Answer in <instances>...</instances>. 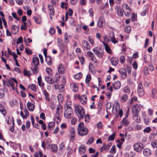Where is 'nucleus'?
<instances>
[{"label":"nucleus","mask_w":157,"mask_h":157,"mask_svg":"<svg viewBox=\"0 0 157 157\" xmlns=\"http://www.w3.org/2000/svg\"><path fill=\"white\" fill-rule=\"evenodd\" d=\"M91 80V75L90 74H88L86 77L85 82L87 84V86H89V82Z\"/></svg>","instance_id":"36"},{"label":"nucleus","mask_w":157,"mask_h":157,"mask_svg":"<svg viewBox=\"0 0 157 157\" xmlns=\"http://www.w3.org/2000/svg\"><path fill=\"white\" fill-rule=\"evenodd\" d=\"M104 44L105 45V51L108 53L110 54L112 52V51L108 44L104 43Z\"/></svg>","instance_id":"34"},{"label":"nucleus","mask_w":157,"mask_h":157,"mask_svg":"<svg viewBox=\"0 0 157 157\" xmlns=\"http://www.w3.org/2000/svg\"><path fill=\"white\" fill-rule=\"evenodd\" d=\"M86 147L84 146L80 147L78 148L79 153L81 154H83L86 151Z\"/></svg>","instance_id":"30"},{"label":"nucleus","mask_w":157,"mask_h":157,"mask_svg":"<svg viewBox=\"0 0 157 157\" xmlns=\"http://www.w3.org/2000/svg\"><path fill=\"white\" fill-rule=\"evenodd\" d=\"M82 44L83 46L86 50H89L90 49V46L87 41L85 40H82Z\"/></svg>","instance_id":"19"},{"label":"nucleus","mask_w":157,"mask_h":157,"mask_svg":"<svg viewBox=\"0 0 157 157\" xmlns=\"http://www.w3.org/2000/svg\"><path fill=\"white\" fill-rule=\"evenodd\" d=\"M115 135V132H114L112 135L110 136L108 139V141L113 140L114 139Z\"/></svg>","instance_id":"51"},{"label":"nucleus","mask_w":157,"mask_h":157,"mask_svg":"<svg viewBox=\"0 0 157 157\" xmlns=\"http://www.w3.org/2000/svg\"><path fill=\"white\" fill-rule=\"evenodd\" d=\"M119 72L121 75V77L123 79L125 78L127 76L126 70L124 68H121L119 70Z\"/></svg>","instance_id":"13"},{"label":"nucleus","mask_w":157,"mask_h":157,"mask_svg":"<svg viewBox=\"0 0 157 157\" xmlns=\"http://www.w3.org/2000/svg\"><path fill=\"white\" fill-rule=\"evenodd\" d=\"M55 88V90H58L59 92H63L64 90V86L63 85H59V82H57L54 84Z\"/></svg>","instance_id":"11"},{"label":"nucleus","mask_w":157,"mask_h":157,"mask_svg":"<svg viewBox=\"0 0 157 157\" xmlns=\"http://www.w3.org/2000/svg\"><path fill=\"white\" fill-rule=\"evenodd\" d=\"M0 112L4 116L6 115L7 112L5 108L2 109H1V110L0 111Z\"/></svg>","instance_id":"64"},{"label":"nucleus","mask_w":157,"mask_h":157,"mask_svg":"<svg viewBox=\"0 0 157 157\" xmlns=\"http://www.w3.org/2000/svg\"><path fill=\"white\" fill-rule=\"evenodd\" d=\"M48 7L50 11L49 15L54 16L55 15V11L53 6L50 5H48Z\"/></svg>","instance_id":"26"},{"label":"nucleus","mask_w":157,"mask_h":157,"mask_svg":"<svg viewBox=\"0 0 157 157\" xmlns=\"http://www.w3.org/2000/svg\"><path fill=\"white\" fill-rule=\"evenodd\" d=\"M12 15L15 19H16L17 21H18L20 20V18L17 17L16 13L15 12H13L12 13Z\"/></svg>","instance_id":"62"},{"label":"nucleus","mask_w":157,"mask_h":157,"mask_svg":"<svg viewBox=\"0 0 157 157\" xmlns=\"http://www.w3.org/2000/svg\"><path fill=\"white\" fill-rule=\"evenodd\" d=\"M51 150L53 152H56L57 150V147L56 145L52 144L51 146Z\"/></svg>","instance_id":"44"},{"label":"nucleus","mask_w":157,"mask_h":157,"mask_svg":"<svg viewBox=\"0 0 157 157\" xmlns=\"http://www.w3.org/2000/svg\"><path fill=\"white\" fill-rule=\"evenodd\" d=\"M123 91L126 93L129 94L131 92L130 90L129 87L126 86L124 87L123 89Z\"/></svg>","instance_id":"42"},{"label":"nucleus","mask_w":157,"mask_h":157,"mask_svg":"<svg viewBox=\"0 0 157 157\" xmlns=\"http://www.w3.org/2000/svg\"><path fill=\"white\" fill-rule=\"evenodd\" d=\"M151 130V129L150 127H147L144 130L143 132H145L148 133L150 132Z\"/></svg>","instance_id":"58"},{"label":"nucleus","mask_w":157,"mask_h":157,"mask_svg":"<svg viewBox=\"0 0 157 157\" xmlns=\"http://www.w3.org/2000/svg\"><path fill=\"white\" fill-rule=\"evenodd\" d=\"M156 93V90L155 88L152 89V90L151 97L153 98H155V94Z\"/></svg>","instance_id":"55"},{"label":"nucleus","mask_w":157,"mask_h":157,"mask_svg":"<svg viewBox=\"0 0 157 157\" xmlns=\"http://www.w3.org/2000/svg\"><path fill=\"white\" fill-rule=\"evenodd\" d=\"M131 27L129 26H128L125 28L124 31L126 33H128L131 32Z\"/></svg>","instance_id":"54"},{"label":"nucleus","mask_w":157,"mask_h":157,"mask_svg":"<svg viewBox=\"0 0 157 157\" xmlns=\"http://www.w3.org/2000/svg\"><path fill=\"white\" fill-rule=\"evenodd\" d=\"M140 110V108L138 105L136 104L134 105L132 108V111L133 116H136L137 114H138Z\"/></svg>","instance_id":"9"},{"label":"nucleus","mask_w":157,"mask_h":157,"mask_svg":"<svg viewBox=\"0 0 157 157\" xmlns=\"http://www.w3.org/2000/svg\"><path fill=\"white\" fill-rule=\"evenodd\" d=\"M110 152L112 154H114L116 152V147L115 145H113L110 150Z\"/></svg>","instance_id":"49"},{"label":"nucleus","mask_w":157,"mask_h":157,"mask_svg":"<svg viewBox=\"0 0 157 157\" xmlns=\"http://www.w3.org/2000/svg\"><path fill=\"white\" fill-rule=\"evenodd\" d=\"M25 52L27 55H31L32 53V51L27 48H25Z\"/></svg>","instance_id":"61"},{"label":"nucleus","mask_w":157,"mask_h":157,"mask_svg":"<svg viewBox=\"0 0 157 157\" xmlns=\"http://www.w3.org/2000/svg\"><path fill=\"white\" fill-rule=\"evenodd\" d=\"M122 124L124 126H127L129 124V122L128 120L126 119V118H124L121 121Z\"/></svg>","instance_id":"31"},{"label":"nucleus","mask_w":157,"mask_h":157,"mask_svg":"<svg viewBox=\"0 0 157 157\" xmlns=\"http://www.w3.org/2000/svg\"><path fill=\"white\" fill-rule=\"evenodd\" d=\"M78 134L81 136L86 135L89 132L88 129L84 126L83 122L80 123L78 124Z\"/></svg>","instance_id":"1"},{"label":"nucleus","mask_w":157,"mask_h":157,"mask_svg":"<svg viewBox=\"0 0 157 157\" xmlns=\"http://www.w3.org/2000/svg\"><path fill=\"white\" fill-rule=\"evenodd\" d=\"M46 71L48 73V75H52V69L50 68H47L46 69Z\"/></svg>","instance_id":"60"},{"label":"nucleus","mask_w":157,"mask_h":157,"mask_svg":"<svg viewBox=\"0 0 157 157\" xmlns=\"http://www.w3.org/2000/svg\"><path fill=\"white\" fill-rule=\"evenodd\" d=\"M142 117L145 124L148 125L150 122L151 120L150 118L145 113L143 114Z\"/></svg>","instance_id":"14"},{"label":"nucleus","mask_w":157,"mask_h":157,"mask_svg":"<svg viewBox=\"0 0 157 157\" xmlns=\"http://www.w3.org/2000/svg\"><path fill=\"white\" fill-rule=\"evenodd\" d=\"M31 70L34 74H37L39 71V68L37 66H34V67H31Z\"/></svg>","instance_id":"32"},{"label":"nucleus","mask_w":157,"mask_h":157,"mask_svg":"<svg viewBox=\"0 0 157 157\" xmlns=\"http://www.w3.org/2000/svg\"><path fill=\"white\" fill-rule=\"evenodd\" d=\"M111 62L113 65L116 66L119 62L118 59L116 57H112L110 59Z\"/></svg>","instance_id":"22"},{"label":"nucleus","mask_w":157,"mask_h":157,"mask_svg":"<svg viewBox=\"0 0 157 157\" xmlns=\"http://www.w3.org/2000/svg\"><path fill=\"white\" fill-rule=\"evenodd\" d=\"M87 56L90 58L93 61H94V63L97 62V60L96 59L94 54L91 51H89L87 52Z\"/></svg>","instance_id":"12"},{"label":"nucleus","mask_w":157,"mask_h":157,"mask_svg":"<svg viewBox=\"0 0 157 157\" xmlns=\"http://www.w3.org/2000/svg\"><path fill=\"white\" fill-rule=\"evenodd\" d=\"M68 5V3L62 2H61V7L63 9L65 8L67 10V6Z\"/></svg>","instance_id":"47"},{"label":"nucleus","mask_w":157,"mask_h":157,"mask_svg":"<svg viewBox=\"0 0 157 157\" xmlns=\"http://www.w3.org/2000/svg\"><path fill=\"white\" fill-rule=\"evenodd\" d=\"M142 144L140 143H136L133 145V148L135 151L138 152H141L143 148Z\"/></svg>","instance_id":"8"},{"label":"nucleus","mask_w":157,"mask_h":157,"mask_svg":"<svg viewBox=\"0 0 157 157\" xmlns=\"http://www.w3.org/2000/svg\"><path fill=\"white\" fill-rule=\"evenodd\" d=\"M103 21L102 19H100L98 21L97 25L99 27H102L103 25Z\"/></svg>","instance_id":"41"},{"label":"nucleus","mask_w":157,"mask_h":157,"mask_svg":"<svg viewBox=\"0 0 157 157\" xmlns=\"http://www.w3.org/2000/svg\"><path fill=\"white\" fill-rule=\"evenodd\" d=\"M75 97L78 98L81 103L83 105L86 104L87 101V96L85 94H83L81 96L79 94H77L75 95Z\"/></svg>","instance_id":"6"},{"label":"nucleus","mask_w":157,"mask_h":157,"mask_svg":"<svg viewBox=\"0 0 157 157\" xmlns=\"http://www.w3.org/2000/svg\"><path fill=\"white\" fill-rule=\"evenodd\" d=\"M55 125V123L53 122H50L48 125L47 128L48 130L51 131Z\"/></svg>","instance_id":"28"},{"label":"nucleus","mask_w":157,"mask_h":157,"mask_svg":"<svg viewBox=\"0 0 157 157\" xmlns=\"http://www.w3.org/2000/svg\"><path fill=\"white\" fill-rule=\"evenodd\" d=\"M7 80L9 84L12 87V89L13 90H14V84L13 82V80L14 81V82L15 83H17V80L16 79H15L14 78H12L10 79H7Z\"/></svg>","instance_id":"21"},{"label":"nucleus","mask_w":157,"mask_h":157,"mask_svg":"<svg viewBox=\"0 0 157 157\" xmlns=\"http://www.w3.org/2000/svg\"><path fill=\"white\" fill-rule=\"evenodd\" d=\"M82 74L81 73H79L74 76V78L76 79H80L82 77Z\"/></svg>","instance_id":"43"},{"label":"nucleus","mask_w":157,"mask_h":157,"mask_svg":"<svg viewBox=\"0 0 157 157\" xmlns=\"http://www.w3.org/2000/svg\"><path fill=\"white\" fill-rule=\"evenodd\" d=\"M59 72L61 74H63L64 72V69L62 65H60L58 67Z\"/></svg>","instance_id":"37"},{"label":"nucleus","mask_w":157,"mask_h":157,"mask_svg":"<svg viewBox=\"0 0 157 157\" xmlns=\"http://www.w3.org/2000/svg\"><path fill=\"white\" fill-rule=\"evenodd\" d=\"M128 95L127 94L123 95L121 97V101L122 102H124L126 101L128 99Z\"/></svg>","instance_id":"38"},{"label":"nucleus","mask_w":157,"mask_h":157,"mask_svg":"<svg viewBox=\"0 0 157 157\" xmlns=\"http://www.w3.org/2000/svg\"><path fill=\"white\" fill-rule=\"evenodd\" d=\"M145 6L146 7V8L143 11H142L141 13V15L142 16H144L146 15L147 10H148V6L147 5H146Z\"/></svg>","instance_id":"57"},{"label":"nucleus","mask_w":157,"mask_h":157,"mask_svg":"<svg viewBox=\"0 0 157 157\" xmlns=\"http://www.w3.org/2000/svg\"><path fill=\"white\" fill-rule=\"evenodd\" d=\"M43 93L44 95L45 96V99L47 100H48V101H50V99L49 97V95L48 92L45 90H44V91Z\"/></svg>","instance_id":"40"},{"label":"nucleus","mask_w":157,"mask_h":157,"mask_svg":"<svg viewBox=\"0 0 157 157\" xmlns=\"http://www.w3.org/2000/svg\"><path fill=\"white\" fill-rule=\"evenodd\" d=\"M32 61L34 66H37L39 64V61L38 57H33V58Z\"/></svg>","instance_id":"27"},{"label":"nucleus","mask_w":157,"mask_h":157,"mask_svg":"<svg viewBox=\"0 0 157 157\" xmlns=\"http://www.w3.org/2000/svg\"><path fill=\"white\" fill-rule=\"evenodd\" d=\"M94 141V137H90L88 140L87 142H86L87 144H89L90 145L92 144Z\"/></svg>","instance_id":"53"},{"label":"nucleus","mask_w":157,"mask_h":157,"mask_svg":"<svg viewBox=\"0 0 157 157\" xmlns=\"http://www.w3.org/2000/svg\"><path fill=\"white\" fill-rule=\"evenodd\" d=\"M18 29L17 26L15 25H13L12 28V33L14 34H16L18 32Z\"/></svg>","instance_id":"33"},{"label":"nucleus","mask_w":157,"mask_h":157,"mask_svg":"<svg viewBox=\"0 0 157 157\" xmlns=\"http://www.w3.org/2000/svg\"><path fill=\"white\" fill-rule=\"evenodd\" d=\"M109 37L112 42L115 44L118 42V41L115 38V34L113 32L109 33Z\"/></svg>","instance_id":"20"},{"label":"nucleus","mask_w":157,"mask_h":157,"mask_svg":"<svg viewBox=\"0 0 157 157\" xmlns=\"http://www.w3.org/2000/svg\"><path fill=\"white\" fill-rule=\"evenodd\" d=\"M69 135L71 136V140L73 141L74 139L75 136V129L73 127H71L69 130Z\"/></svg>","instance_id":"10"},{"label":"nucleus","mask_w":157,"mask_h":157,"mask_svg":"<svg viewBox=\"0 0 157 157\" xmlns=\"http://www.w3.org/2000/svg\"><path fill=\"white\" fill-rule=\"evenodd\" d=\"M123 11L122 10L121 7H118L117 8V14L118 15L120 16H122L123 15Z\"/></svg>","instance_id":"39"},{"label":"nucleus","mask_w":157,"mask_h":157,"mask_svg":"<svg viewBox=\"0 0 157 157\" xmlns=\"http://www.w3.org/2000/svg\"><path fill=\"white\" fill-rule=\"evenodd\" d=\"M63 112V107L61 105H58L56 108V118L58 120H60V116Z\"/></svg>","instance_id":"7"},{"label":"nucleus","mask_w":157,"mask_h":157,"mask_svg":"<svg viewBox=\"0 0 157 157\" xmlns=\"http://www.w3.org/2000/svg\"><path fill=\"white\" fill-rule=\"evenodd\" d=\"M144 155L145 156H149L152 154L151 150L148 148H145L143 151Z\"/></svg>","instance_id":"18"},{"label":"nucleus","mask_w":157,"mask_h":157,"mask_svg":"<svg viewBox=\"0 0 157 157\" xmlns=\"http://www.w3.org/2000/svg\"><path fill=\"white\" fill-rule=\"evenodd\" d=\"M151 145L152 147L154 148L157 147V140H153L151 143Z\"/></svg>","instance_id":"35"},{"label":"nucleus","mask_w":157,"mask_h":157,"mask_svg":"<svg viewBox=\"0 0 157 157\" xmlns=\"http://www.w3.org/2000/svg\"><path fill=\"white\" fill-rule=\"evenodd\" d=\"M45 60L48 64L49 66L51 65L52 64V60L51 57L49 56H48L45 57Z\"/></svg>","instance_id":"29"},{"label":"nucleus","mask_w":157,"mask_h":157,"mask_svg":"<svg viewBox=\"0 0 157 157\" xmlns=\"http://www.w3.org/2000/svg\"><path fill=\"white\" fill-rule=\"evenodd\" d=\"M89 13L90 14V17H93L94 15V11L92 8H90L89 10Z\"/></svg>","instance_id":"63"},{"label":"nucleus","mask_w":157,"mask_h":157,"mask_svg":"<svg viewBox=\"0 0 157 157\" xmlns=\"http://www.w3.org/2000/svg\"><path fill=\"white\" fill-rule=\"evenodd\" d=\"M137 93L138 96L140 97H142L144 94L143 86L141 82H140L138 84L137 89Z\"/></svg>","instance_id":"5"},{"label":"nucleus","mask_w":157,"mask_h":157,"mask_svg":"<svg viewBox=\"0 0 157 157\" xmlns=\"http://www.w3.org/2000/svg\"><path fill=\"white\" fill-rule=\"evenodd\" d=\"M27 107L28 109L30 111H33L34 110L35 108V105L33 104H32L30 102H28L27 103Z\"/></svg>","instance_id":"25"},{"label":"nucleus","mask_w":157,"mask_h":157,"mask_svg":"<svg viewBox=\"0 0 157 157\" xmlns=\"http://www.w3.org/2000/svg\"><path fill=\"white\" fill-rule=\"evenodd\" d=\"M64 116L67 119H71L73 117L74 113L73 109L71 107L67 105L65 107Z\"/></svg>","instance_id":"3"},{"label":"nucleus","mask_w":157,"mask_h":157,"mask_svg":"<svg viewBox=\"0 0 157 157\" xmlns=\"http://www.w3.org/2000/svg\"><path fill=\"white\" fill-rule=\"evenodd\" d=\"M112 86L113 88L115 90L119 89L121 86V84L120 81H117L114 82L112 84Z\"/></svg>","instance_id":"15"},{"label":"nucleus","mask_w":157,"mask_h":157,"mask_svg":"<svg viewBox=\"0 0 157 157\" xmlns=\"http://www.w3.org/2000/svg\"><path fill=\"white\" fill-rule=\"evenodd\" d=\"M10 146L13 147L14 149H16L17 148V144L14 143L10 141Z\"/></svg>","instance_id":"48"},{"label":"nucleus","mask_w":157,"mask_h":157,"mask_svg":"<svg viewBox=\"0 0 157 157\" xmlns=\"http://www.w3.org/2000/svg\"><path fill=\"white\" fill-rule=\"evenodd\" d=\"M60 77V75L59 73H56L55 75L56 79L55 80V83L58 82V80L59 79Z\"/></svg>","instance_id":"45"},{"label":"nucleus","mask_w":157,"mask_h":157,"mask_svg":"<svg viewBox=\"0 0 157 157\" xmlns=\"http://www.w3.org/2000/svg\"><path fill=\"white\" fill-rule=\"evenodd\" d=\"M90 120V117L88 114H86L85 116V122L87 123L89 122Z\"/></svg>","instance_id":"56"},{"label":"nucleus","mask_w":157,"mask_h":157,"mask_svg":"<svg viewBox=\"0 0 157 157\" xmlns=\"http://www.w3.org/2000/svg\"><path fill=\"white\" fill-rule=\"evenodd\" d=\"M70 87L71 89L75 93L77 92L78 90V85L74 83H71L70 85Z\"/></svg>","instance_id":"16"},{"label":"nucleus","mask_w":157,"mask_h":157,"mask_svg":"<svg viewBox=\"0 0 157 157\" xmlns=\"http://www.w3.org/2000/svg\"><path fill=\"white\" fill-rule=\"evenodd\" d=\"M38 82L39 85L41 88L43 89H44V82H42V78L41 76H39L37 78Z\"/></svg>","instance_id":"23"},{"label":"nucleus","mask_w":157,"mask_h":157,"mask_svg":"<svg viewBox=\"0 0 157 157\" xmlns=\"http://www.w3.org/2000/svg\"><path fill=\"white\" fill-rule=\"evenodd\" d=\"M45 80L47 83L50 84H52L54 82L55 83V81H54L53 79L49 76H46Z\"/></svg>","instance_id":"24"},{"label":"nucleus","mask_w":157,"mask_h":157,"mask_svg":"<svg viewBox=\"0 0 157 157\" xmlns=\"http://www.w3.org/2000/svg\"><path fill=\"white\" fill-rule=\"evenodd\" d=\"M94 53L99 58H102L103 56V52L102 50L98 47H95L93 49Z\"/></svg>","instance_id":"4"},{"label":"nucleus","mask_w":157,"mask_h":157,"mask_svg":"<svg viewBox=\"0 0 157 157\" xmlns=\"http://www.w3.org/2000/svg\"><path fill=\"white\" fill-rule=\"evenodd\" d=\"M123 11L125 15L127 16H128L131 13V12L130 8Z\"/></svg>","instance_id":"59"},{"label":"nucleus","mask_w":157,"mask_h":157,"mask_svg":"<svg viewBox=\"0 0 157 157\" xmlns=\"http://www.w3.org/2000/svg\"><path fill=\"white\" fill-rule=\"evenodd\" d=\"M23 73L24 75L28 77H29L31 75L30 71H27L25 69L24 70Z\"/></svg>","instance_id":"46"},{"label":"nucleus","mask_w":157,"mask_h":157,"mask_svg":"<svg viewBox=\"0 0 157 157\" xmlns=\"http://www.w3.org/2000/svg\"><path fill=\"white\" fill-rule=\"evenodd\" d=\"M122 8L123 10V11L130 9L128 5L126 3L123 4Z\"/></svg>","instance_id":"52"},{"label":"nucleus","mask_w":157,"mask_h":157,"mask_svg":"<svg viewBox=\"0 0 157 157\" xmlns=\"http://www.w3.org/2000/svg\"><path fill=\"white\" fill-rule=\"evenodd\" d=\"M112 143L111 142L109 143L106 145H104L100 148V151L102 152L103 151L105 150L108 151L110 147L112 145Z\"/></svg>","instance_id":"17"},{"label":"nucleus","mask_w":157,"mask_h":157,"mask_svg":"<svg viewBox=\"0 0 157 157\" xmlns=\"http://www.w3.org/2000/svg\"><path fill=\"white\" fill-rule=\"evenodd\" d=\"M33 18L34 19L35 22L37 24H39L41 23V20L40 18L36 17H34Z\"/></svg>","instance_id":"50"},{"label":"nucleus","mask_w":157,"mask_h":157,"mask_svg":"<svg viewBox=\"0 0 157 157\" xmlns=\"http://www.w3.org/2000/svg\"><path fill=\"white\" fill-rule=\"evenodd\" d=\"M75 111L79 119L82 118L85 116V111L84 109L80 105L75 106Z\"/></svg>","instance_id":"2"}]
</instances>
